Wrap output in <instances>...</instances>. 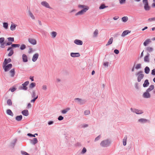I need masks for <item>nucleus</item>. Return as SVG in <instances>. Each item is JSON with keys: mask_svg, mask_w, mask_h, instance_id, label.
<instances>
[{"mask_svg": "<svg viewBox=\"0 0 155 155\" xmlns=\"http://www.w3.org/2000/svg\"><path fill=\"white\" fill-rule=\"evenodd\" d=\"M110 144V142L108 139H107L102 141L100 143V145L102 147H107L109 146Z\"/></svg>", "mask_w": 155, "mask_h": 155, "instance_id": "nucleus-1", "label": "nucleus"}, {"mask_svg": "<svg viewBox=\"0 0 155 155\" xmlns=\"http://www.w3.org/2000/svg\"><path fill=\"white\" fill-rule=\"evenodd\" d=\"M3 68L5 72H7L9 71L12 67V64H2Z\"/></svg>", "mask_w": 155, "mask_h": 155, "instance_id": "nucleus-2", "label": "nucleus"}, {"mask_svg": "<svg viewBox=\"0 0 155 155\" xmlns=\"http://www.w3.org/2000/svg\"><path fill=\"white\" fill-rule=\"evenodd\" d=\"M74 100L75 102L80 105H83L84 104L86 101L84 99H82L78 98H75Z\"/></svg>", "mask_w": 155, "mask_h": 155, "instance_id": "nucleus-3", "label": "nucleus"}, {"mask_svg": "<svg viewBox=\"0 0 155 155\" xmlns=\"http://www.w3.org/2000/svg\"><path fill=\"white\" fill-rule=\"evenodd\" d=\"M29 82L28 81H27L22 84V86L19 87L20 89L26 91L27 90L28 87H26L29 84Z\"/></svg>", "mask_w": 155, "mask_h": 155, "instance_id": "nucleus-4", "label": "nucleus"}, {"mask_svg": "<svg viewBox=\"0 0 155 155\" xmlns=\"http://www.w3.org/2000/svg\"><path fill=\"white\" fill-rule=\"evenodd\" d=\"M130 110L132 112L135 113L137 114H141L143 113V111L142 110L136 108H131Z\"/></svg>", "mask_w": 155, "mask_h": 155, "instance_id": "nucleus-5", "label": "nucleus"}, {"mask_svg": "<svg viewBox=\"0 0 155 155\" xmlns=\"http://www.w3.org/2000/svg\"><path fill=\"white\" fill-rule=\"evenodd\" d=\"M87 11V9L85 8H84V9H83L80 11L78 12L77 13L75 14V15L77 16L78 15H82L84 13L86 12Z\"/></svg>", "mask_w": 155, "mask_h": 155, "instance_id": "nucleus-6", "label": "nucleus"}, {"mask_svg": "<svg viewBox=\"0 0 155 155\" xmlns=\"http://www.w3.org/2000/svg\"><path fill=\"white\" fill-rule=\"evenodd\" d=\"M41 4L45 7L51 9L52 8L49 6L48 3L46 1H43L41 2Z\"/></svg>", "mask_w": 155, "mask_h": 155, "instance_id": "nucleus-7", "label": "nucleus"}, {"mask_svg": "<svg viewBox=\"0 0 155 155\" xmlns=\"http://www.w3.org/2000/svg\"><path fill=\"white\" fill-rule=\"evenodd\" d=\"M150 94L149 92L147 91L144 92L143 94V97L145 98H148L150 97Z\"/></svg>", "mask_w": 155, "mask_h": 155, "instance_id": "nucleus-8", "label": "nucleus"}, {"mask_svg": "<svg viewBox=\"0 0 155 155\" xmlns=\"http://www.w3.org/2000/svg\"><path fill=\"white\" fill-rule=\"evenodd\" d=\"M28 41L30 43L33 45H35L37 44L36 41L34 38H29Z\"/></svg>", "mask_w": 155, "mask_h": 155, "instance_id": "nucleus-9", "label": "nucleus"}, {"mask_svg": "<svg viewBox=\"0 0 155 155\" xmlns=\"http://www.w3.org/2000/svg\"><path fill=\"white\" fill-rule=\"evenodd\" d=\"M74 43L77 45H83V41L79 39H75L74 41Z\"/></svg>", "mask_w": 155, "mask_h": 155, "instance_id": "nucleus-10", "label": "nucleus"}, {"mask_svg": "<svg viewBox=\"0 0 155 155\" xmlns=\"http://www.w3.org/2000/svg\"><path fill=\"white\" fill-rule=\"evenodd\" d=\"M39 56V54L38 53H36L34 54L32 58V61L33 62H35L36 61Z\"/></svg>", "mask_w": 155, "mask_h": 155, "instance_id": "nucleus-11", "label": "nucleus"}, {"mask_svg": "<svg viewBox=\"0 0 155 155\" xmlns=\"http://www.w3.org/2000/svg\"><path fill=\"white\" fill-rule=\"evenodd\" d=\"M70 55L72 57H78L80 56V54L79 53L71 52L70 54Z\"/></svg>", "mask_w": 155, "mask_h": 155, "instance_id": "nucleus-12", "label": "nucleus"}, {"mask_svg": "<svg viewBox=\"0 0 155 155\" xmlns=\"http://www.w3.org/2000/svg\"><path fill=\"white\" fill-rule=\"evenodd\" d=\"M150 54L148 53H147V55L145 56L144 58V61L145 62H149V57L150 56Z\"/></svg>", "mask_w": 155, "mask_h": 155, "instance_id": "nucleus-13", "label": "nucleus"}, {"mask_svg": "<svg viewBox=\"0 0 155 155\" xmlns=\"http://www.w3.org/2000/svg\"><path fill=\"white\" fill-rule=\"evenodd\" d=\"M11 61L12 60L10 58H8V59L5 58V59L3 63L2 64H7L8 63L11 62Z\"/></svg>", "mask_w": 155, "mask_h": 155, "instance_id": "nucleus-14", "label": "nucleus"}, {"mask_svg": "<svg viewBox=\"0 0 155 155\" xmlns=\"http://www.w3.org/2000/svg\"><path fill=\"white\" fill-rule=\"evenodd\" d=\"M149 82L148 79L145 80L144 83L143 84V86L144 87H148L149 84Z\"/></svg>", "mask_w": 155, "mask_h": 155, "instance_id": "nucleus-15", "label": "nucleus"}, {"mask_svg": "<svg viewBox=\"0 0 155 155\" xmlns=\"http://www.w3.org/2000/svg\"><path fill=\"white\" fill-rule=\"evenodd\" d=\"M22 60L24 62H26L28 61L27 56L25 54H24L22 55Z\"/></svg>", "mask_w": 155, "mask_h": 155, "instance_id": "nucleus-16", "label": "nucleus"}, {"mask_svg": "<svg viewBox=\"0 0 155 155\" xmlns=\"http://www.w3.org/2000/svg\"><path fill=\"white\" fill-rule=\"evenodd\" d=\"M137 77V81L138 82H140L141 81V80L144 77V74H140L138 75Z\"/></svg>", "mask_w": 155, "mask_h": 155, "instance_id": "nucleus-17", "label": "nucleus"}, {"mask_svg": "<svg viewBox=\"0 0 155 155\" xmlns=\"http://www.w3.org/2000/svg\"><path fill=\"white\" fill-rule=\"evenodd\" d=\"M130 32V31L128 30L124 31L121 34V36L124 37Z\"/></svg>", "mask_w": 155, "mask_h": 155, "instance_id": "nucleus-18", "label": "nucleus"}, {"mask_svg": "<svg viewBox=\"0 0 155 155\" xmlns=\"http://www.w3.org/2000/svg\"><path fill=\"white\" fill-rule=\"evenodd\" d=\"M22 114L25 116H27L29 115V112L27 110H25L21 112Z\"/></svg>", "mask_w": 155, "mask_h": 155, "instance_id": "nucleus-19", "label": "nucleus"}, {"mask_svg": "<svg viewBox=\"0 0 155 155\" xmlns=\"http://www.w3.org/2000/svg\"><path fill=\"white\" fill-rule=\"evenodd\" d=\"M148 121V120L146 119L141 118L138 120V122H140L142 123H147Z\"/></svg>", "mask_w": 155, "mask_h": 155, "instance_id": "nucleus-20", "label": "nucleus"}, {"mask_svg": "<svg viewBox=\"0 0 155 155\" xmlns=\"http://www.w3.org/2000/svg\"><path fill=\"white\" fill-rule=\"evenodd\" d=\"M31 143L35 145L37 143L38 141L37 139L36 138H34L33 140H31Z\"/></svg>", "mask_w": 155, "mask_h": 155, "instance_id": "nucleus-21", "label": "nucleus"}, {"mask_svg": "<svg viewBox=\"0 0 155 155\" xmlns=\"http://www.w3.org/2000/svg\"><path fill=\"white\" fill-rule=\"evenodd\" d=\"M144 9L145 11H149L150 9V7L149 6L148 3L144 4Z\"/></svg>", "mask_w": 155, "mask_h": 155, "instance_id": "nucleus-22", "label": "nucleus"}, {"mask_svg": "<svg viewBox=\"0 0 155 155\" xmlns=\"http://www.w3.org/2000/svg\"><path fill=\"white\" fill-rule=\"evenodd\" d=\"M22 118V115H20L17 116L15 117L16 120L18 121H21Z\"/></svg>", "mask_w": 155, "mask_h": 155, "instance_id": "nucleus-23", "label": "nucleus"}, {"mask_svg": "<svg viewBox=\"0 0 155 155\" xmlns=\"http://www.w3.org/2000/svg\"><path fill=\"white\" fill-rule=\"evenodd\" d=\"M10 73H11V77H13L14 76L15 74V68H13L11 69L10 71Z\"/></svg>", "mask_w": 155, "mask_h": 155, "instance_id": "nucleus-24", "label": "nucleus"}, {"mask_svg": "<svg viewBox=\"0 0 155 155\" xmlns=\"http://www.w3.org/2000/svg\"><path fill=\"white\" fill-rule=\"evenodd\" d=\"M154 87L153 85H151L149 86V87L147 89L146 91L149 92L153 90L154 88Z\"/></svg>", "mask_w": 155, "mask_h": 155, "instance_id": "nucleus-25", "label": "nucleus"}, {"mask_svg": "<svg viewBox=\"0 0 155 155\" xmlns=\"http://www.w3.org/2000/svg\"><path fill=\"white\" fill-rule=\"evenodd\" d=\"M108 7V6H106L104 4H102L99 7V9H103Z\"/></svg>", "mask_w": 155, "mask_h": 155, "instance_id": "nucleus-26", "label": "nucleus"}, {"mask_svg": "<svg viewBox=\"0 0 155 155\" xmlns=\"http://www.w3.org/2000/svg\"><path fill=\"white\" fill-rule=\"evenodd\" d=\"M151 42V41L150 39H147L143 43V45L144 46H147V45L149 43Z\"/></svg>", "mask_w": 155, "mask_h": 155, "instance_id": "nucleus-27", "label": "nucleus"}, {"mask_svg": "<svg viewBox=\"0 0 155 155\" xmlns=\"http://www.w3.org/2000/svg\"><path fill=\"white\" fill-rule=\"evenodd\" d=\"M7 114L12 117L14 115V114L11 110L10 109H8L6 111Z\"/></svg>", "mask_w": 155, "mask_h": 155, "instance_id": "nucleus-28", "label": "nucleus"}, {"mask_svg": "<svg viewBox=\"0 0 155 155\" xmlns=\"http://www.w3.org/2000/svg\"><path fill=\"white\" fill-rule=\"evenodd\" d=\"M144 70L145 73L146 74H148L149 73L150 71V69L149 67L146 66L144 68Z\"/></svg>", "mask_w": 155, "mask_h": 155, "instance_id": "nucleus-29", "label": "nucleus"}, {"mask_svg": "<svg viewBox=\"0 0 155 155\" xmlns=\"http://www.w3.org/2000/svg\"><path fill=\"white\" fill-rule=\"evenodd\" d=\"M153 50V48L149 47H148L146 48V51L149 52H152Z\"/></svg>", "mask_w": 155, "mask_h": 155, "instance_id": "nucleus-30", "label": "nucleus"}, {"mask_svg": "<svg viewBox=\"0 0 155 155\" xmlns=\"http://www.w3.org/2000/svg\"><path fill=\"white\" fill-rule=\"evenodd\" d=\"M70 109V108H67L65 109H64L61 110V112L62 114H66L68 110Z\"/></svg>", "mask_w": 155, "mask_h": 155, "instance_id": "nucleus-31", "label": "nucleus"}, {"mask_svg": "<svg viewBox=\"0 0 155 155\" xmlns=\"http://www.w3.org/2000/svg\"><path fill=\"white\" fill-rule=\"evenodd\" d=\"M113 38L112 37L110 38L109 40L107 43L106 45V46H107L112 44L113 42Z\"/></svg>", "mask_w": 155, "mask_h": 155, "instance_id": "nucleus-32", "label": "nucleus"}, {"mask_svg": "<svg viewBox=\"0 0 155 155\" xmlns=\"http://www.w3.org/2000/svg\"><path fill=\"white\" fill-rule=\"evenodd\" d=\"M78 7L79 8H83V9H84V8H87V10L89 9V7L88 6L84 5H78Z\"/></svg>", "mask_w": 155, "mask_h": 155, "instance_id": "nucleus-33", "label": "nucleus"}, {"mask_svg": "<svg viewBox=\"0 0 155 155\" xmlns=\"http://www.w3.org/2000/svg\"><path fill=\"white\" fill-rule=\"evenodd\" d=\"M98 31L97 29H96L93 33V37L94 38L96 37L98 34Z\"/></svg>", "mask_w": 155, "mask_h": 155, "instance_id": "nucleus-34", "label": "nucleus"}, {"mask_svg": "<svg viewBox=\"0 0 155 155\" xmlns=\"http://www.w3.org/2000/svg\"><path fill=\"white\" fill-rule=\"evenodd\" d=\"M17 141V139H14L13 140V141L11 143V146H12L13 147H14L15 144Z\"/></svg>", "mask_w": 155, "mask_h": 155, "instance_id": "nucleus-35", "label": "nucleus"}, {"mask_svg": "<svg viewBox=\"0 0 155 155\" xmlns=\"http://www.w3.org/2000/svg\"><path fill=\"white\" fill-rule=\"evenodd\" d=\"M127 136H126L123 139V142L124 146H125L127 144Z\"/></svg>", "mask_w": 155, "mask_h": 155, "instance_id": "nucleus-36", "label": "nucleus"}, {"mask_svg": "<svg viewBox=\"0 0 155 155\" xmlns=\"http://www.w3.org/2000/svg\"><path fill=\"white\" fill-rule=\"evenodd\" d=\"M36 86V84L35 82H32L29 85V87L30 88H32L35 87Z\"/></svg>", "mask_w": 155, "mask_h": 155, "instance_id": "nucleus-37", "label": "nucleus"}, {"mask_svg": "<svg viewBox=\"0 0 155 155\" xmlns=\"http://www.w3.org/2000/svg\"><path fill=\"white\" fill-rule=\"evenodd\" d=\"M3 27L5 29H7L8 28V24L7 22H4L3 23Z\"/></svg>", "mask_w": 155, "mask_h": 155, "instance_id": "nucleus-38", "label": "nucleus"}, {"mask_svg": "<svg viewBox=\"0 0 155 155\" xmlns=\"http://www.w3.org/2000/svg\"><path fill=\"white\" fill-rule=\"evenodd\" d=\"M135 68V69L136 70H138L141 68V65L140 64H137Z\"/></svg>", "mask_w": 155, "mask_h": 155, "instance_id": "nucleus-39", "label": "nucleus"}, {"mask_svg": "<svg viewBox=\"0 0 155 155\" xmlns=\"http://www.w3.org/2000/svg\"><path fill=\"white\" fill-rule=\"evenodd\" d=\"M16 25L15 24H12L10 27V29L12 31H14L15 29Z\"/></svg>", "mask_w": 155, "mask_h": 155, "instance_id": "nucleus-40", "label": "nucleus"}, {"mask_svg": "<svg viewBox=\"0 0 155 155\" xmlns=\"http://www.w3.org/2000/svg\"><path fill=\"white\" fill-rule=\"evenodd\" d=\"M7 104L10 106H12V101L10 99H8L7 101Z\"/></svg>", "mask_w": 155, "mask_h": 155, "instance_id": "nucleus-41", "label": "nucleus"}, {"mask_svg": "<svg viewBox=\"0 0 155 155\" xmlns=\"http://www.w3.org/2000/svg\"><path fill=\"white\" fill-rule=\"evenodd\" d=\"M128 19V18L127 16H124L122 18V20L124 22H126Z\"/></svg>", "mask_w": 155, "mask_h": 155, "instance_id": "nucleus-42", "label": "nucleus"}, {"mask_svg": "<svg viewBox=\"0 0 155 155\" xmlns=\"http://www.w3.org/2000/svg\"><path fill=\"white\" fill-rule=\"evenodd\" d=\"M29 15L31 17V18L33 19H35V17L34 15H33L32 13L30 12L29 10L28 11Z\"/></svg>", "mask_w": 155, "mask_h": 155, "instance_id": "nucleus-43", "label": "nucleus"}, {"mask_svg": "<svg viewBox=\"0 0 155 155\" xmlns=\"http://www.w3.org/2000/svg\"><path fill=\"white\" fill-rule=\"evenodd\" d=\"M20 46V45L19 44H13L11 45V46L13 48H18Z\"/></svg>", "mask_w": 155, "mask_h": 155, "instance_id": "nucleus-44", "label": "nucleus"}, {"mask_svg": "<svg viewBox=\"0 0 155 155\" xmlns=\"http://www.w3.org/2000/svg\"><path fill=\"white\" fill-rule=\"evenodd\" d=\"M14 54V51L13 49L11 50L8 54V56H12Z\"/></svg>", "mask_w": 155, "mask_h": 155, "instance_id": "nucleus-45", "label": "nucleus"}, {"mask_svg": "<svg viewBox=\"0 0 155 155\" xmlns=\"http://www.w3.org/2000/svg\"><path fill=\"white\" fill-rule=\"evenodd\" d=\"M26 48V45L24 44H22L21 47H20V49L21 50H23L25 49Z\"/></svg>", "mask_w": 155, "mask_h": 155, "instance_id": "nucleus-46", "label": "nucleus"}, {"mask_svg": "<svg viewBox=\"0 0 155 155\" xmlns=\"http://www.w3.org/2000/svg\"><path fill=\"white\" fill-rule=\"evenodd\" d=\"M17 88L15 87H12V88H10L9 90L11 91L12 92H14L16 90Z\"/></svg>", "mask_w": 155, "mask_h": 155, "instance_id": "nucleus-47", "label": "nucleus"}, {"mask_svg": "<svg viewBox=\"0 0 155 155\" xmlns=\"http://www.w3.org/2000/svg\"><path fill=\"white\" fill-rule=\"evenodd\" d=\"M86 151H87V150H86V148L85 147H84L83 148L81 152V153L82 154H84L85 153H86Z\"/></svg>", "mask_w": 155, "mask_h": 155, "instance_id": "nucleus-48", "label": "nucleus"}, {"mask_svg": "<svg viewBox=\"0 0 155 155\" xmlns=\"http://www.w3.org/2000/svg\"><path fill=\"white\" fill-rule=\"evenodd\" d=\"M7 39L9 41L12 42L14 41V39L13 37H9L7 38Z\"/></svg>", "mask_w": 155, "mask_h": 155, "instance_id": "nucleus-49", "label": "nucleus"}, {"mask_svg": "<svg viewBox=\"0 0 155 155\" xmlns=\"http://www.w3.org/2000/svg\"><path fill=\"white\" fill-rule=\"evenodd\" d=\"M57 33L55 31H52L51 32V35L53 38H54L56 37Z\"/></svg>", "mask_w": 155, "mask_h": 155, "instance_id": "nucleus-50", "label": "nucleus"}, {"mask_svg": "<svg viewBox=\"0 0 155 155\" xmlns=\"http://www.w3.org/2000/svg\"><path fill=\"white\" fill-rule=\"evenodd\" d=\"M74 146L76 147H80L81 146V145L80 142H77L74 144Z\"/></svg>", "mask_w": 155, "mask_h": 155, "instance_id": "nucleus-51", "label": "nucleus"}, {"mask_svg": "<svg viewBox=\"0 0 155 155\" xmlns=\"http://www.w3.org/2000/svg\"><path fill=\"white\" fill-rule=\"evenodd\" d=\"M0 47L1 48H5V44H6L5 42L0 43Z\"/></svg>", "mask_w": 155, "mask_h": 155, "instance_id": "nucleus-52", "label": "nucleus"}, {"mask_svg": "<svg viewBox=\"0 0 155 155\" xmlns=\"http://www.w3.org/2000/svg\"><path fill=\"white\" fill-rule=\"evenodd\" d=\"M84 114L85 115H88L90 114V111L88 110H85Z\"/></svg>", "mask_w": 155, "mask_h": 155, "instance_id": "nucleus-53", "label": "nucleus"}, {"mask_svg": "<svg viewBox=\"0 0 155 155\" xmlns=\"http://www.w3.org/2000/svg\"><path fill=\"white\" fill-rule=\"evenodd\" d=\"M21 153L23 155H30L28 153L24 151H21Z\"/></svg>", "mask_w": 155, "mask_h": 155, "instance_id": "nucleus-54", "label": "nucleus"}, {"mask_svg": "<svg viewBox=\"0 0 155 155\" xmlns=\"http://www.w3.org/2000/svg\"><path fill=\"white\" fill-rule=\"evenodd\" d=\"M143 73V71H139L137 73L135 74V75L136 76H137L138 75H140V74H142Z\"/></svg>", "mask_w": 155, "mask_h": 155, "instance_id": "nucleus-55", "label": "nucleus"}, {"mask_svg": "<svg viewBox=\"0 0 155 155\" xmlns=\"http://www.w3.org/2000/svg\"><path fill=\"white\" fill-rule=\"evenodd\" d=\"M64 118L61 115H60V116H59L58 117V119L59 120L61 121V120H63Z\"/></svg>", "mask_w": 155, "mask_h": 155, "instance_id": "nucleus-56", "label": "nucleus"}, {"mask_svg": "<svg viewBox=\"0 0 155 155\" xmlns=\"http://www.w3.org/2000/svg\"><path fill=\"white\" fill-rule=\"evenodd\" d=\"M27 135L30 137H35V134H33L31 133H28L27 134Z\"/></svg>", "mask_w": 155, "mask_h": 155, "instance_id": "nucleus-57", "label": "nucleus"}, {"mask_svg": "<svg viewBox=\"0 0 155 155\" xmlns=\"http://www.w3.org/2000/svg\"><path fill=\"white\" fill-rule=\"evenodd\" d=\"M35 96V90L33 91L32 92V93L31 94V97H32L34 98Z\"/></svg>", "mask_w": 155, "mask_h": 155, "instance_id": "nucleus-58", "label": "nucleus"}, {"mask_svg": "<svg viewBox=\"0 0 155 155\" xmlns=\"http://www.w3.org/2000/svg\"><path fill=\"white\" fill-rule=\"evenodd\" d=\"M5 38L3 37L0 38V43L4 42Z\"/></svg>", "mask_w": 155, "mask_h": 155, "instance_id": "nucleus-59", "label": "nucleus"}, {"mask_svg": "<svg viewBox=\"0 0 155 155\" xmlns=\"http://www.w3.org/2000/svg\"><path fill=\"white\" fill-rule=\"evenodd\" d=\"M151 74L153 76L155 75V68L153 69L152 70Z\"/></svg>", "mask_w": 155, "mask_h": 155, "instance_id": "nucleus-60", "label": "nucleus"}, {"mask_svg": "<svg viewBox=\"0 0 155 155\" xmlns=\"http://www.w3.org/2000/svg\"><path fill=\"white\" fill-rule=\"evenodd\" d=\"M101 138V135H99L95 139V141H97L99 140Z\"/></svg>", "mask_w": 155, "mask_h": 155, "instance_id": "nucleus-61", "label": "nucleus"}, {"mask_svg": "<svg viewBox=\"0 0 155 155\" xmlns=\"http://www.w3.org/2000/svg\"><path fill=\"white\" fill-rule=\"evenodd\" d=\"M119 50L116 49L114 50V52L116 54H117L119 53Z\"/></svg>", "mask_w": 155, "mask_h": 155, "instance_id": "nucleus-62", "label": "nucleus"}, {"mask_svg": "<svg viewBox=\"0 0 155 155\" xmlns=\"http://www.w3.org/2000/svg\"><path fill=\"white\" fill-rule=\"evenodd\" d=\"M148 20L149 21H155V17L149 18Z\"/></svg>", "mask_w": 155, "mask_h": 155, "instance_id": "nucleus-63", "label": "nucleus"}, {"mask_svg": "<svg viewBox=\"0 0 155 155\" xmlns=\"http://www.w3.org/2000/svg\"><path fill=\"white\" fill-rule=\"evenodd\" d=\"M109 62H106L104 63L103 65L107 67L108 65Z\"/></svg>", "mask_w": 155, "mask_h": 155, "instance_id": "nucleus-64", "label": "nucleus"}]
</instances>
